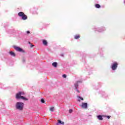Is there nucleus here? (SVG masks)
<instances>
[{
  "label": "nucleus",
  "instance_id": "obj_1",
  "mask_svg": "<svg viewBox=\"0 0 125 125\" xmlns=\"http://www.w3.org/2000/svg\"><path fill=\"white\" fill-rule=\"evenodd\" d=\"M16 107L17 110L22 111L23 110V108H24V103L17 102L16 104Z\"/></svg>",
  "mask_w": 125,
  "mask_h": 125
},
{
  "label": "nucleus",
  "instance_id": "obj_2",
  "mask_svg": "<svg viewBox=\"0 0 125 125\" xmlns=\"http://www.w3.org/2000/svg\"><path fill=\"white\" fill-rule=\"evenodd\" d=\"M18 16L21 17L22 20H27L28 19V17L27 15H25L23 12H20L18 13Z\"/></svg>",
  "mask_w": 125,
  "mask_h": 125
},
{
  "label": "nucleus",
  "instance_id": "obj_3",
  "mask_svg": "<svg viewBox=\"0 0 125 125\" xmlns=\"http://www.w3.org/2000/svg\"><path fill=\"white\" fill-rule=\"evenodd\" d=\"M117 68H118V62H114L111 66V69L113 71H115V70H116Z\"/></svg>",
  "mask_w": 125,
  "mask_h": 125
},
{
  "label": "nucleus",
  "instance_id": "obj_4",
  "mask_svg": "<svg viewBox=\"0 0 125 125\" xmlns=\"http://www.w3.org/2000/svg\"><path fill=\"white\" fill-rule=\"evenodd\" d=\"M21 95H24V93L22 92H19L16 94V98L17 99H21V97H22Z\"/></svg>",
  "mask_w": 125,
  "mask_h": 125
},
{
  "label": "nucleus",
  "instance_id": "obj_5",
  "mask_svg": "<svg viewBox=\"0 0 125 125\" xmlns=\"http://www.w3.org/2000/svg\"><path fill=\"white\" fill-rule=\"evenodd\" d=\"M14 49H15V50H16V51H19V52H25V51H24V50L19 47L15 46Z\"/></svg>",
  "mask_w": 125,
  "mask_h": 125
},
{
  "label": "nucleus",
  "instance_id": "obj_6",
  "mask_svg": "<svg viewBox=\"0 0 125 125\" xmlns=\"http://www.w3.org/2000/svg\"><path fill=\"white\" fill-rule=\"evenodd\" d=\"M82 108L83 109H87V103H82L81 105Z\"/></svg>",
  "mask_w": 125,
  "mask_h": 125
},
{
  "label": "nucleus",
  "instance_id": "obj_7",
  "mask_svg": "<svg viewBox=\"0 0 125 125\" xmlns=\"http://www.w3.org/2000/svg\"><path fill=\"white\" fill-rule=\"evenodd\" d=\"M9 53H10V55H11V56H13V57H15L16 55H15V52H14L13 51H10L9 52Z\"/></svg>",
  "mask_w": 125,
  "mask_h": 125
},
{
  "label": "nucleus",
  "instance_id": "obj_8",
  "mask_svg": "<svg viewBox=\"0 0 125 125\" xmlns=\"http://www.w3.org/2000/svg\"><path fill=\"white\" fill-rule=\"evenodd\" d=\"M59 124L60 125H64V122H62L61 120H58V122L56 124L57 125H59Z\"/></svg>",
  "mask_w": 125,
  "mask_h": 125
},
{
  "label": "nucleus",
  "instance_id": "obj_9",
  "mask_svg": "<svg viewBox=\"0 0 125 125\" xmlns=\"http://www.w3.org/2000/svg\"><path fill=\"white\" fill-rule=\"evenodd\" d=\"M98 119L100 121H102L103 120V118L102 117V115H99L97 116Z\"/></svg>",
  "mask_w": 125,
  "mask_h": 125
},
{
  "label": "nucleus",
  "instance_id": "obj_10",
  "mask_svg": "<svg viewBox=\"0 0 125 125\" xmlns=\"http://www.w3.org/2000/svg\"><path fill=\"white\" fill-rule=\"evenodd\" d=\"M52 65V66H53V67H55V68H56V67H57V62H53Z\"/></svg>",
  "mask_w": 125,
  "mask_h": 125
},
{
  "label": "nucleus",
  "instance_id": "obj_11",
  "mask_svg": "<svg viewBox=\"0 0 125 125\" xmlns=\"http://www.w3.org/2000/svg\"><path fill=\"white\" fill-rule=\"evenodd\" d=\"M42 42L44 45H47V42L46 40H43Z\"/></svg>",
  "mask_w": 125,
  "mask_h": 125
},
{
  "label": "nucleus",
  "instance_id": "obj_12",
  "mask_svg": "<svg viewBox=\"0 0 125 125\" xmlns=\"http://www.w3.org/2000/svg\"><path fill=\"white\" fill-rule=\"evenodd\" d=\"M75 40H78V39H80V35H75L74 37Z\"/></svg>",
  "mask_w": 125,
  "mask_h": 125
},
{
  "label": "nucleus",
  "instance_id": "obj_13",
  "mask_svg": "<svg viewBox=\"0 0 125 125\" xmlns=\"http://www.w3.org/2000/svg\"><path fill=\"white\" fill-rule=\"evenodd\" d=\"M95 7L96 8H100L101 7V6H100V5L99 4H96Z\"/></svg>",
  "mask_w": 125,
  "mask_h": 125
},
{
  "label": "nucleus",
  "instance_id": "obj_14",
  "mask_svg": "<svg viewBox=\"0 0 125 125\" xmlns=\"http://www.w3.org/2000/svg\"><path fill=\"white\" fill-rule=\"evenodd\" d=\"M21 99H22L23 100H26V101L28 100V99L26 98L25 97H23V96H21Z\"/></svg>",
  "mask_w": 125,
  "mask_h": 125
},
{
  "label": "nucleus",
  "instance_id": "obj_15",
  "mask_svg": "<svg viewBox=\"0 0 125 125\" xmlns=\"http://www.w3.org/2000/svg\"><path fill=\"white\" fill-rule=\"evenodd\" d=\"M50 111H51V112H53V111H54V107L52 106L51 107H50L49 108Z\"/></svg>",
  "mask_w": 125,
  "mask_h": 125
},
{
  "label": "nucleus",
  "instance_id": "obj_16",
  "mask_svg": "<svg viewBox=\"0 0 125 125\" xmlns=\"http://www.w3.org/2000/svg\"><path fill=\"white\" fill-rule=\"evenodd\" d=\"M78 86H79V84L78 83L75 84V89H78Z\"/></svg>",
  "mask_w": 125,
  "mask_h": 125
},
{
  "label": "nucleus",
  "instance_id": "obj_17",
  "mask_svg": "<svg viewBox=\"0 0 125 125\" xmlns=\"http://www.w3.org/2000/svg\"><path fill=\"white\" fill-rule=\"evenodd\" d=\"M41 102H42V103H44V100H43V99H41Z\"/></svg>",
  "mask_w": 125,
  "mask_h": 125
},
{
  "label": "nucleus",
  "instance_id": "obj_18",
  "mask_svg": "<svg viewBox=\"0 0 125 125\" xmlns=\"http://www.w3.org/2000/svg\"><path fill=\"white\" fill-rule=\"evenodd\" d=\"M62 77H63V78H67V75H66V74H63V75H62Z\"/></svg>",
  "mask_w": 125,
  "mask_h": 125
},
{
  "label": "nucleus",
  "instance_id": "obj_19",
  "mask_svg": "<svg viewBox=\"0 0 125 125\" xmlns=\"http://www.w3.org/2000/svg\"><path fill=\"white\" fill-rule=\"evenodd\" d=\"M78 98H80V99H81V100H83V98L81 97H78Z\"/></svg>",
  "mask_w": 125,
  "mask_h": 125
},
{
  "label": "nucleus",
  "instance_id": "obj_20",
  "mask_svg": "<svg viewBox=\"0 0 125 125\" xmlns=\"http://www.w3.org/2000/svg\"><path fill=\"white\" fill-rule=\"evenodd\" d=\"M69 113H72V112H73V110H72V109H69Z\"/></svg>",
  "mask_w": 125,
  "mask_h": 125
},
{
  "label": "nucleus",
  "instance_id": "obj_21",
  "mask_svg": "<svg viewBox=\"0 0 125 125\" xmlns=\"http://www.w3.org/2000/svg\"><path fill=\"white\" fill-rule=\"evenodd\" d=\"M76 90L78 93H80V90H79L78 89H77Z\"/></svg>",
  "mask_w": 125,
  "mask_h": 125
},
{
  "label": "nucleus",
  "instance_id": "obj_22",
  "mask_svg": "<svg viewBox=\"0 0 125 125\" xmlns=\"http://www.w3.org/2000/svg\"><path fill=\"white\" fill-rule=\"evenodd\" d=\"M33 46H35V45H33V44H31V47H33Z\"/></svg>",
  "mask_w": 125,
  "mask_h": 125
},
{
  "label": "nucleus",
  "instance_id": "obj_23",
  "mask_svg": "<svg viewBox=\"0 0 125 125\" xmlns=\"http://www.w3.org/2000/svg\"><path fill=\"white\" fill-rule=\"evenodd\" d=\"M79 83H82V81H77V83L79 84Z\"/></svg>",
  "mask_w": 125,
  "mask_h": 125
},
{
  "label": "nucleus",
  "instance_id": "obj_24",
  "mask_svg": "<svg viewBox=\"0 0 125 125\" xmlns=\"http://www.w3.org/2000/svg\"><path fill=\"white\" fill-rule=\"evenodd\" d=\"M106 118H108V119H110V116H106Z\"/></svg>",
  "mask_w": 125,
  "mask_h": 125
},
{
  "label": "nucleus",
  "instance_id": "obj_25",
  "mask_svg": "<svg viewBox=\"0 0 125 125\" xmlns=\"http://www.w3.org/2000/svg\"><path fill=\"white\" fill-rule=\"evenodd\" d=\"M27 34H30V31H27Z\"/></svg>",
  "mask_w": 125,
  "mask_h": 125
},
{
  "label": "nucleus",
  "instance_id": "obj_26",
  "mask_svg": "<svg viewBox=\"0 0 125 125\" xmlns=\"http://www.w3.org/2000/svg\"><path fill=\"white\" fill-rule=\"evenodd\" d=\"M22 62H25V59H23V60H22Z\"/></svg>",
  "mask_w": 125,
  "mask_h": 125
},
{
  "label": "nucleus",
  "instance_id": "obj_27",
  "mask_svg": "<svg viewBox=\"0 0 125 125\" xmlns=\"http://www.w3.org/2000/svg\"><path fill=\"white\" fill-rule=\"evenodd\" d=\"M29 43L31 44V42H29Z\"/></svg>",
  "mask_w": 125,
  "mask_h": 125
}]
</instances>
